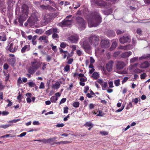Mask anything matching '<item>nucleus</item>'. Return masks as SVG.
Masks as SVG:
<instances>
[{
	"mask_svg": "<svg viewBox=\"0 0 150 150\" xmlns=\"http://www.w3.org/2000/svg\"><path fill=\"white\" fill-rule=\"evenodd\" d=\"M51 29L52 30V32L53 33H58L59 32L57 28H51Z\"/></svg>",
	"mask_w": 150,
	"mask_h": 150,
	"instance_id": "obj_39",
	"label": "nucleus"
},
{
	"mask_svg": "<svg viewBox=\"0 0 150 150\" xmlns=\"http://www.w3.org/2000/svg\"><path fill=\"white\" fill-rule=\"evenodd\" d=\"M48 38L47 36H42L39 38L38 40L41 41H43V42L45 43H47L48 42Z\"/></svg>",
	"mask_w": 150,
	"mask_h": 150,
	"instance_id": "obj_22",
	"label": "nucleus"
},
{
	"mask_svg": "<svg viewBox=\"0 0 150 150\" xmlns=\"http://www.w3.org/2000/svg\"><path fill=\"white\" fill-rule=\"evenodd\" d=\"M11 124H8V125H2L0 126V128H3L4 129H6L9 127L11 126Z\"/></svg>",
	"mask_w": 150,
	"mask_h": 150,
	"instance_id": "obj_37",
	"label": "nucleus"
},
{
	"mask_svg": "<svg viewBox=\"0 0 150 150\" xmlns=\"http://www.w3.org/2000/svg\"><path fill=\"white\" fill-rule=\"evenodd\" d=\"M76 25L79 28L84 27L85 25V22L81 17L78 16L76 18Z\"/></svg>",
	"mask_w": 150,
	"mask_h": 150,
	"instance_id": "obj_6",
	"label": "nucleus"
},
{
	"mask_svg": "<svg viewBox=\"0 0 150 150\" xmlns=\"http://www.w3.org/2000/svg\"><path fill=\"white\" fill-rule=\"evenodd\" d=\"M69 142H68V141H61L60 142H54V144H51L54 145V144H56L58 145L60 144H67Z\"/></svg>",
	"mask_w": 150,
	"mask_h": 150,
	"instance_id": "obj_30",
	"label": "nucleus"
},
{
	"mask_svg": "<svg viewBox=\"0 0 150 150\" xmlns=\"http://www.w3.org/2000/svg\"><path fill=\"white\" fill-rule=\"evenodd\" d=\"M16 62V59L15 58L9 59L8 60V62L9 64L11 65L12 67L14 66V64Z\"/></svg>",
	"mask_w": 150,
	"mask_h": 150,
	"instance_id": "obj_23",
	"label": "nucleus"
},
{
	"mask_svg": "<svg viewBox=\"0 0 150 150\" xmlns=\"http://www.w3.org/2000/svg\"><path fill=\"white\" fill-rule=\"evenodd\" d=\"M45 87L44 83L43 82H41L39 88L40 89H44Z\"/></svg>",
	"mask_w": 150,
	"mask_h": 150,
	"instance_id": "obj_54",
	"label": "nucleus"
},
{
	"mask_svg": "<svg viewBox=\"0 0 150 150\" xmlns=\"http://www.w3.org/2000/svg\"><path fill=\"white\" fill-rule=\"evenodd\" d=\"M40 16L39 13L36 10H33L31 16L28 20L27 22L30 23H35L38 20Z\"/></svg>",
	"mask_w": 150,
	"mask_h": 150,
	"instance_id": "obj_2",
	"label": "nucleus"
},
{
	"mask_svg": "<svg viewBox=\"0 0 150 150\" xmlns=\"http://www.w3.org/2000/svg\"><path fill=\"white\" fill-rule=\"evenodd\" d=\"M84 126L86 127H93V125L91 122H87L84 125Z\"/></svg>",
	"mask_w": 150,
	"mask_h": 150,
	"instance_id": "obj_32",
	"label": "nucleus"
},
{
	"mask_svg": "<svg viewBox=\"0 0 150 150\" xmlns=\"http://www.w3.org/2000/svg\"><path fill=\"white\" fill-rule=\"evenodd\" d=\"M149 66V64L148 61L144 62L142 63L140 65V67L141 68L145 69L148 68Z\"/></svg>",
	"mask_w": 150,
	"mask_h": 150,
	"instance_id": "obj_21",
	"label": "nucleus"
},
{
	"mask_svg": "<svg viewBox=\"0 0 150 150\" xmlns=\"http://www.w3.org/2000/svg\"><path fill=\"white\" fill-rule=\"evenodd\" d=\"M3 67L4 69L7 70L8 69L9 66L7 63H6L4 64Z\"/></svg>",
	"mask_w": 150,
	"mask_h": 150,
	"instance_id": "obj_59",
	"label": "nucleus"
},
{
	"mask_svg": "<svg viewBox=\"0 0 150 150\" xmlns=\"http://www.w3.org/2000/svg\"><path fill=\"white\" fill-rule=\"evenodd\" d=\"M15 2V1L13 0H8V8H12Z\"/></svg>",
	"mask_w": 150,
	"mask_h": 150,
	"instance_id": "obj_24",
	"label": "nucleus"
},
{
	"mask_svg": "<svg viewBox=\"0 0 150 150\" xmlns=\"http://www.w3.org/2000/svg\"><path fill=\"white\" fill-rule=\"evenodd\" d=\"M42 30H41L40 29H36L35 30V32L37 33H40V34H41L42 33Z\"/></svg>",
	"mask_w": 150,
	"mask_h": 150,
	"instance_id": "obj_64",
	"label": "nucleus"
},
{
	"mask_svg": "<svg viewBox=\"0 0 150 150\" xmlns=\"http://www.w3.org/2000/svg\"><path fill=\"white\" fill-rule=\"evenodd\" d=\"M52 37L54 39L58 38H59L58 35L57 33H53Z\"/></svg>",
	"mask_w": 150,
	"mask_h": 150,
	"instance_id": "obj_45",
	"label": "nucleus"
},
{
	"mask_svg": "<svg viewBox=\"0 0 150 150\" xmlns=\"http://www.w3.org/2000/svg\"><path fill=\"white\" fill-rule=\"evenodd\" d=\"M41 8L43 9H48V7L47 6H45L44 5H41L40 6Z\"/></svg>",
	"mask_w": 150,
	"mask_h": 150,
	"instance_id": "obj_60",
	"label": "nucleus"
},
{
	"mask_svg": "<svg viewBox=\"0 0 150 150\" xmlns=\"http://www.w3.org/2000/svg\"><path fill=\"white\" fill-rule=\"evenodd\" d=\"M58 100V98L54 96H52L50 98V100L52 103H56V101Z\"/></svg>",
	"mask_w": 150,
	"mask_h": 150,
	"instance_id": "obj_33",
	"label": "nucleus"
},
{
	"mask_svg": "<svg viewBox=\"0 0 150 150\" xmlns=\"http://www.w3.org/2000/svg\"><path fill=\"white\" fill-rule=\"evenodd\" d=\"M142 71L141 70L139 69H135L134 71V72L135 73H140L142 72Z\"/></svg>",
	"mask_w": 150,
	"mask_h": 150,
	"instance_id": "obj_47",
	"label": "nucleus"
},
{
	"mask_svg": "<svg viewBox=\"0 0 150 150\" xmlns=\"http://www.w3.org/2000/svg\"><path fill=\"white\" fill-rule=\"evenodd\" d=\"M52 30L51 29L46 31L45 32V33L46 35H49L52 34Z\"/></svg>",
	"mask_w": 150,
	"mask_h": 150,
	"instance_id": "obj_40",
	"label": "nucleus"
},
{
	"mask_svg": "<svg viewBox=\"0 0 150 150\" xmlns=\"http://www.w3.org/2000/svg\"><path fill=\"white\" fill-rule=\"evenodd\" d=\"M76 53L79 56H80L82 54V52L80 50H78L76 51Z\"/></svg>",
	"mask_w": 150,
	"mask_h": 150,
	"instance_id": "obj_61",
	"label": "nucleus"
},
{
	"mask_svg": "<svg viewBox=\"0 0 150 150\" xmlns=\"http://www.w3.org/2000/svg\"><path fill=\"white\" fill-rule=\"evenodd\" d=\"M52 17L50 14H46L44 17V20L46 22H49L52 19Z\"/></svg>",
	"mask_w": 150,
	"mask_h": 150,
	"instance_id": "obj_19",
	"label": "nucleus"
},
{
	"mask_svg": "<svg viewBox=\"0 0 150 150\" xmlns=\"http://www.w3.org/2000/svg\"><path fill=\"white\" fill-rule=\"evenodd\" d=\"M114 84L116 86H118L120 85V80L119 79L115 80L114 81Z\"/></svg>",
	"mask_w": 150,
	"mask_h": 150,
	"instance_id": "obj_38",
	"label": "nucleus"
},
{
	"mask_svg": "<svg viewBox=\"0 0 150 150\" xmlns=\"http://www.w3.org/2000/svg\"><path fill=\"white\" fill-rule=\"evenodd\" d=\"M36 71V69L31 65L28 69V72L30 74H33Z\"/></svg>",
	"mask_w": 150,
	"mask_h": 150,
	"instance_id": "obj_25",
	"label": "nucleus"
},
{
	"mask_svg": "<svg viewBox=\"0 0 150 150\" xmlns=\"http://www.w3.org/2000/svg\"><path fill=\"white\" fill-rule=\"evenodd\" d=\"M67 45H68L67 43L62 42L60 45V47L62 48H64L66 47Z\"/></svg>",
	"mask_w": 150,
	"mask_h": 150,
	"instance_id": "obj_41",
	"label": "nucleus"
},
{
	"mask_svg": "<svg viewBox=\"0 0 150 150\" xmlns=\"http://www.w3.org/2000/svg\"><path fill=\"white\" fill-rule=\"evenodd\" d=\"M70 69V66L68 65H67L64 67V71L67 72Z\"/></svg>",
	"mask_w": 150,
	"mask_h": 150,
	"instance_id": "obj_43",
	"label": "nucleus"
},
{
	"mask_svg": "<svg viewBox=\"0 0 150 150\" xmlns=\"http://www.w3.org/2000/svg\"><path fill=\"white\" fill-rule=\"evenodd\" d=\"M117 43L116 42H113L110 48V50H114L117 47Z\"/></svg>",
	"mask_w": 150,
	"mask_h": 150,
	"instance_id": "obj_31",
	"label": "nucleus"
},
{
	"mask_svg": "<svg viewBox=\"0 0 150 150\" xmlns=\"http://www.w3.org/2000/svg\"><path fill=\"white\" fill-rule=\"evenodd\" d=\"M60 84L58 81H57L56 82L55 84L53 85L52 87V88L57 89L59 88Z\"/></svg>",
	"mask_w": 150,
	"mask_h": 150,
	"instance_id": "obj_29",
	"label": "nucleus"
},
{
	"mask_svg": "<svg viewBox=\"0 0 150 150\" xmlns=\"http://www.w3.org/2000/svg\"><path fill=\"white\" fill-rule=\"evenodd\" d=\"M100 134L103 135H106L108 134V132L106 131H101L100 132Z\"/></svg>",
	"mask_w": 150,
	"mask_h": 150,
	"instance_id": "obj_57",
	"label": "nucleus"
},
{
	"mask_svg": "<svg viewBox=\"0 0 150 150\" xmlns=\"http://www.w3.org/2000/svg\"><path fill=\"white\" fill-rule=\"evenodd\" d=\"M8 50L10 52L14 53L17 50L18 47L16 45H14V42L11 43L8 46Z\"/></svg>",
	"mask_w": 150,
	"mask_h": 150,
	"instance_id": "obj_8",
	"label": "nucleus"
},
{
	"mask_svg": "<svg viewBox=\"0 0 150 150\" xmlns=\"http://www.w3.org/2000/svg\"><path fill=\"white\" fill-rule=\"evenodd\" d=\"M85 78H81L79 79V80L81 82H85L86 81L87 79L86 77H85Z\"/></svg>",
	"mask_w": 150,
	"mask_h": 150,
	"instance_id": "obj_63",
	"label": "nucleus"
},
{
	"mask_svg": "<svg viewBox=\"0 0 150 150\" xmlns=\"http://www.w3.org/2000/svg\"><path fill=\"white\" fill-rule=\"evenodd\" d=\"M119 41L120 43L124 44L130 41V39L128 36H123L119 39Z\"/></svg>",
	"mask_w": 150,
	"mask_h": 150,
	"instance_id": "obj_15",
	"label": "nucleus"
},
{
	"mask_svg": "<svg viewBox=\"0 0 150 150\" xmlns=\"http://www.w3.org/2000/svg\"><path fill=\"white\" fill-rule=\"evenodd\" d=\"M138 59V58L137 57H134L133 58L131 59L130 60V62L131 63H134L135 61Z\"/></svg>",
	"mask_w": 150,
	"mask_h": 150,
	"instance_id": "obj_50",
	"label": "nucleus"
},
{
	"mask_svg": "<svg viewBox=\"0 0 150 150\" xmlns=\"http://www.w3.org/2000/svg\"><path fill=\"white\" fill-rule=\"evenodd\" d=\"M82 47L85 51L88 53H89L91 49L90 45L86 41L83 42Z\"/></svg>",
	"mask_w": 150,
	"mask_h": 150,
	"instance_id": "obj_12",
	"label": "nucleus"
},
{
	"mask_svg": "<svg viewBox=\"0 0 150 150\" xmlns=\"http://www.w3.org/2000/svg\"><path fill=\"white\" fill-rule=\"evenodd\" d=\"M79 105V103L78 101L75 102L72 104V106L74 108H78Z\"/></svg>",
	"mask_w": 150,
	"mask_h": 150,
	"instance_id": "obj_36",
	"label": "nucleus"
},
{
	"mask_svg": "<svg viewBox=\"0 0 150 150\" xmlns=\"http://www.w3.org/2000/svg\"><path fill=\"white\" fill-rule=\"evenodd\" d=\"M59 50L60 53H64L67 54L68 53V52L67 51H64L62 48H59Z\"/></svg>",
	"mask_w": 150,
	"mask_h": 150,
	"instance_id": "obj_56",
	"label": "nucleus"
},
{
	"mask_svg": "<svg viewBox=\"0 0 150 150\" xmlns=\"http://www.w3.org/2000/svg\"><path fill=\"white\" fill-rule=\"evenodd\" d=\"M125 64L123 61H117L116 62L115 66L117 70H120L125 66Z\"/></svg>",
	"mask_w": 150,
	"mask_h": 150,
	"instance_id": "obj_11",
	"label": "nucleus"
},
{
	"mask_svg": "<svg viewBox=\"0 0 150 150\" xmlns=\"http://www.w3.org/2000/svg\"><path fill=\"white\" fill-rule=\"evenodd\" d=\"M146 74L145 73H144L140 75V78L141 79H144L146 77Z\"/></svg>",
	"mask_w": 150,
	"mask_h": 150,
	"instance_id": "obj_48",
	"label": "nucleus"
},
{
	"mask_svg": "<svg viewBox=\"0 0 150 150\" xmlns=\"http://www.w3.org/2000/svg\"><path fill=\"white\" fill-rule=\"evenodd\" d=\"M102 86V89L103 90H105L106 87L107 86V82H105L104 84H103V85L101 86Z\"/></svg>",
	"mask_w": 150,
	"mask_h": 150,
	"instance_id": "obj_49",
	"label": "nucleus"
},
{
	"mask_svg": "<svg viewBox=\"0 0 150 150\" xmlns=\"http://www.w3.org/2000/svg\"><path fill=\"white\" fill-rule=\"evenodd\" d=\"M28 17V15H25L24 13H22L19 16L18 19L21 26L23 25V22Z\"/></svg>",
	"mask_w": 150,
	"mask_h": 150,
	"instance_id": "obj_7",
	"label": "nucleus"
},
{
	"mask_svg": "<svg viewBox=\"0 0 150 150\" xmlns=\"http://www.w3.org/2000/svg\"><path fill=\"white\" fill-rule=\"evenodd\" d=\"M73 20L64 19L61 22L57 24V25L60 27H68L71 25Z\"/></svg>",
	"mask_w": 150,
	"mask_h": 150,
	"instance_id": "obj_5",
	"label": "nucleus"
},
{
	"mask_svg": "<svg viewBox=\"0 0 150 150\" xmlns=\"http://www.w3.org/2000/svg\"><path fill=\"white\" fill-rule=\"evenodd\" d=\"M30 50V45H25L22 48L21 52L22 53H24L26 51H28Z\"/></svg>",
	"mask_w": 150,
	"mask_h": 150,
	"instance_id": "obj_20",
	"label": "nucleus"
},
{
	"mask_svg": "<svg viewBox=\"0 0 150 150\" xmlns=\"http://www.w3.org/2000/svg\"><path fill=\"white\" fill-rule=\"evenodd\" d=\"M6 101L8 103L7 105L8 107H10L12 105L13 103L9 99H7Z\"/></svg>",
	"mask_w": 150,
	"mask_h": 150,
	"instance_id": "obj_52",
	"label": "nucleus"
},
{
	"mask_svg": "<svg viewBox=\"0 0 150 150\" xmlns=\"http://www.w3.org/2000/svg\"><path fill=\"white\" fill-rule=\"evenodd\" d=\"M69 108L67 106L64 108V113H68V109Z\"/></svg>",
	"mask_w": 150,
	"mask_h": 150,
	"instance_id": "obj_55",
	"label": "nucleus"
},
{
	"mask_svg": "<svg viewBox=\"0 0 150 150\" xmlns=\"http://www.w3.org/2000/svg\"><path fill=\"white\" fill-rule=\"evenodd\" d=\"M99 40V36L96 35H91L88 38V41L90 44L95 47L98 45Z\"/></svg>",
	"mask_w": 150,
	"mask_h": 150,
	"instance_id": "obj_3",
	"label": "nucleus"
},
{
	"mask_svg": "<svg viewBox=\"0 0 150 150\" xmlns=\"http://www.w3.org/2000/svg\"><path fill=\"white\" fill-rule=\"evenodd\" d=\"M52 57L50 55H47L46 57V60L47 62H50L52 59Z\"/></svg>",
	"mask_w": 150,
	"mask_h": 150,
	"instance_id": "obj_42",
	"label": "nucleus"
},
{
	"mask_svg": "<svg viewBox=\"0 0 150 150\" xmlns=\"http://www.w3.org/2000/svg\"><path fill=\"white\" fill-rule=\"evenodd\" d=\"M35 141L42 142L43 143H48L47 139H42L36 140H35Z\"/></svg>",
	"mask_w": 150,
	"mask_h": 150,
	"instance_id": "obj_35",
	"label": "nucleus"
},
{
	"mask_svg": "<svg viewBox=\"0 0 150 150\" xmlns=\"http://www.w3.org/2000/svg\"><path fill=\"white\" fill-rule=\"evenodd\" d=\"M85 89L84 90V92L85 93H86L88 92V90L89 89V87L88 86H87L84 87Z\"/></svg>",
	"mask_w": 150,
	"mask_h": 150,
	"instance_id": "obj_62",
	"label": "nucleus"
},
{
	"mask_svg": "<svg viewBox=\"0 0 150 150\" xmlns=\"http://www.w3.org/2000/svg\"><path fill=\"white\" fill-rule=\"evenodd\" d=\"M108 35L109 37H114L115 36V33L113 30H110L108 31Z\"/></svg>",
	"mask_w": 150,
	"mask_h": 150,
	"instance_id": "obj_28",
	"label": "nucleus"
},
{
	"mask_svg": "<svg viewBox=\"0 0 150 150\" xmlns=\"http://www.w3.org/2000/svg\"><path fill=\"white\" fill-rule=\"evenodd\" d=\"M51 46L52 47V49L54 52H56L57 51L56 46H53V44L51 45Z\"/></svg>",
	"mask_w": 150,
	"mask_h": 150,
	"instance_id": "obj_58",
	"label": "nucleus"
},
{
	"mask_svg": "<svg viewBox=\"0 0 150 150\" xmlns=\"http://www.w3.org/2000/svg\"><path fill=\"white\" fill-rule=\"evenodd\" d=\"M57 139V137H54L51 138H49L47 139L48 143H49L51 145H53L51 144H54L55 142L54 141H56L55 140Z\"/></svg>",
	"mask_w": 150,
	"mask_h": 150,
	"instance_id": "obj_26",
	"label": "nucleus"
},
{
	"mask_svg": "<svg viewBox=\"0 0 150 150\" xmlns=\"http://www.w3.org/2000/svg\"><path fill=\"white\" fill-rule=\"evenodd\" d=\"M100 45L101 47L106 48L110 46L109 42L108 39H102L101 40Z\"/></svg>",
	"mask_w": 150,
	"mask_h": 150,
	"instance_id": "obj_10",
	"label": "nucleus"
},
{
	"mask_svg": "<svg viewBox=\"0 0 150 150\" xmlns=\"http://www.w3.org/2000/svg\"><path fill=\"white\" fill-rule=\"evenodd\" d=\"M132 54L131 51L125 52L121 54V57L123 58H126L128 57Z\"/></svg>",
	"mask_w": 150,
	"mask_h": 150,
	"instance_id": "obj_18",
	"label": "nucleus"
},
{
	"mask_svg": "<svg viewBox=\"0 0 150 150\" xmlns=\"http://www.w3.org/2000/svg\"><path fill=\"white\" fill-rule=\"evenodd\" d=\"M38 36L37 35H35L33 37L31 35H29L28 36V39L29 40H32V42L33 45H36L37 42L36 40Z\"/></svg>",
	"mask_w": 150,
	"mask_h": 150,
	"instance_id": "obj_17",
	"label": "nucleus"
},
{
	"mask_svg": "<svg viewBox=\"0 0 150 150\" xmlns=\"http://www.w3.org/2000/svg\"><path fill=\"white\" fill-rule=\"evenodd\" d=\"M42 63V62L37 61L36 59H34V61L31 62V65L36 70L39 68Z\"/></svg>",
	"mask_w": 150,
	"mask_h": 150,
	"instance_id": "obj_9",
	"label": "nucleus"
},
{
	"mask_svg": "<svg viewBox=\"0 0 150 150\" xmlns=\"http://www.w3.org/2000/svg\"><path fill=\"white\" fill-rule=\"evenodd\" d=\"M114 62L112 60L110 61L106 64V68L108 71L110 72L112 70Z\"/></svg>",
	"mask_w": 150,
	"mask_h": 150,
	"instance_id": "obj_16",
	"label": "nucleus"
},
{
	"mask_svg": "<svg viewBox=\"0 0 150 150\" xmlns=\"http://www.w3.org/2000/svg\"><path fill=\"white\" fill-rule=\"evenodd\" d=\"M52 19L56 17L58 15V13H53L52 14H50Z\"/></svg>",
	"mask_w": 150,
	"mask_h": 150,
	"instance_id": "obj_46",
	"label": "nucleus"
},
{
	"mask_svg": "<svg viewBox=\"0 0 150 150\" xmlns=\"http://www.w3.org/2000/svg\"><path fill=\"white\" fill-rule=\"evenodd\" d=\"M19 95L17 97V99L19 101H21V99L22 98V95L20 94V92H19L18 93Z\"/></svg>",
	"mask_w": 150,
	"mask_h": 150,
	"instance_id": "obj_53",
	"label": "nucleus"
},
{
	"mask_svg": "<svg viewBox=\"0 0 150 150\" xmlns=\"http://www.w3.org/2000/svg\"><path fill=\"white\" fill-rule=\"evenodd\" d=\"M128 47V45H126L125 46L120 45L118 47V49H119L124 50H127L128 49L127 48Z\"/></svg>",
	"mask_w": 150,
	"mask_h": 150,
	"instance_id": "obj_34",
	"label": "nucleus"
},
{
	"mask_svg": "<svg viewBox=\"0 0 150 150\" xmlns=\"http://www.w3.org/2000/svg\"><path fill=\"white\" fill-rule=\"evenodd\" d=\"M116 33L117 35H120L122 34L124 32V31H122L119 29H117L116 30Z\"/></svg>",
	"mask_w": 150,
	"mask_h": 150,
	"instance_id": "obj_44",
	"label": "nucleus"
},
{
	"mask_svg": "<svg viewBox=\"0 0 150 150\" xmlns=\"http://www.w3.org/2000/svg\"><path fill=\"white\" fill-rule=\"evenodd\" d=\"M79 39V36L77 35H71L69 38V40L72 43H76Z\"/></svg>",
	"mask_w": 150,
	"mask_h": 150,
	"instance_id": "obj_14",
	"label": "nucleus"
},
{
	"mask_svg": "<svg viewBox=\"0 0 150 150\" xmlns=\"http://www.w3.org/2000/svg\"><path fill=\"white\" fill-rule=\"evenodd\" d=\"M29 86L30 87H34L35 85V84L34 83L32 82H29L28 83Z\"/></svg>",
	"mask_w": 150,
	"mask_h": 150,
	"instance_id": "obj_51",
	"label": "nucleus"
},
{
	"mask_svg": "<svg viewBox=\"0 0 150 150\" xmlns=\"http://www.w3.org/2000/svg\"><path fill=\"white\" fill-rule=\"evenodd\" d=\"M93 2L95 4L101 7L108 8L111 6L110 3H107L103 0H93Z\"/></svg>",
	"mask_w": 150,
	"mask_h": 150,
	"instance_id": "obj_4",
	"label": "nucleus"
},
{
	"mask_svg": "<svg viewBox=\"0 0 150 150\" xmlns=\"http://www.w3.org/2000/svg\"><path fill=\"white\" fill-rule=\"evenodd\" d=\"M102 21V18L99 13L95 12L92 16V19L88 21V24L90 27H96Z\"/></svg>",
	"mask_w": 150,
	"mask_h": 150,
	"instance_id": "obj_1",
	"label": "nucleus"
},
{
	"mask_svg": "<svg viewBox=\"0 0 150 150\" xmlns=\"http://www.w3.org/2000/svg\"><path fill=\"white\" fill-rule=\"evenodd\" d=\"M92 77H93L94 79H97L99 77V74L98 72H94L93 73Z\"/></svg>",
	"mask_w": 150,
	"mask_h": 150,
	"instance_id": "obj_27",
	"label": "nucleus"
},
{
	"mask_svg": "<svg viewBox=\"0 0 150 150\" xmlns=\"http://www.w3.org/2000/svg\"><path fill=\"white\" fill-rule=\"evenodd\" d=\"M21 11L22 13H24L25 15H27L29 13V7L28 6L25 4H23L21 7Z\"/></svg>",
	"mask_w": 150,
	"mask_h": 150,
	"instance_id": "obj_13",
	"label": "nucleus"
}]
</instances>
